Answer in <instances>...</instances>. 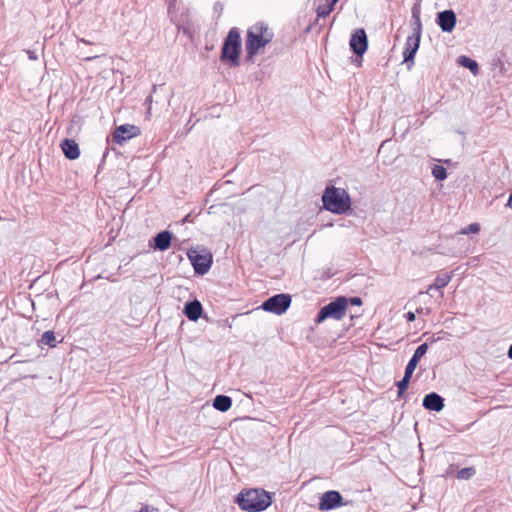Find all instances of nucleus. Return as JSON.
I'll return each instance as SVG.
<instances>
[{
	"label": "nucleus",
	"mask_w": 512,
	"mask_h": 512,
	"mask_svg": "<svg viewBox=\"0 0 512 512\" xmlns=\"http://www.w3.org/2000/svg\"><path fill=\"white\" fill-rule=\"evenodd\" d=\"M236 503L244 511L261 512L271 505L272 499L263 489H250L238 494Z\"/></svg>",
	"instance_id": "1"
},
{
	"label": "nucleus",
	"mask_w": 512,
	"mask_h": 512,
	"mask_svg": "<svg viewBox=\"0 0 512 512\" xmlns=\"http://www.w3.org/2000/svg\"><path fill=\"white\" fill-rule=\"evenodd\" d=\"M323 206L334 214H344L351 208L349 193L335 186H327L322 195Z\"/></svg>",
	"instance_id": "2"
},
{
	"label": "nucleus",
	"mask_w": 512,
	"mask_h": 512,
	"mask_svg": "<svg viewBox=\"0 0 512 512\" xmlns=\"http://www.w3.org/2000/svg\"><path fill=\"white\" fill-rule=\"evenodd\" d=\"M273 32L264 23H257L247 31L246 52L249 57L255 56L259 49L265 47L273 39Z\"/></svg>",
	"instance_id": "3"
},
{
	"label": "nucleus",
	"mask_w": 512,
	"mask_h": 512,
	"mask_svg": "<svg viewBox=\"0 0 512 512\" xmlns=\"http://www.w3.org/2000/svg\"><path fill=\"white\" fill-rule=\"evenodd\" d=\"M240 52H241L240 33L237 28H232V29H230V31L228 32V35L226 36V38L224 40L220 60L222 62H228L230 64V66H232V67L239 66Z\"/></svg>",
	"instance_id": "4"
},
{
	"label": "nucleus",
	"mask_w": 512,
	"mask_h": 512,
	"mask_svg": "<svg viewBox=\"0 0 512 512\" xmlns=\"http://www.w3.org/2000/svg\"><path fill=\"white\" fill-rule=\"evenodd\" d=\"M348 300L345 297H338L327 305L323 306L317 314L315 322L320 324L327 319L341 320L346 315Z\"/></svg>",
	"instance_id": "5"
},
{
	"label": "nucleus",
	"mask_w": 512,
	"mask_h": 512,
	"mask_svg": "<svg viewBox=\"0 0 512 512\" xmlns=\"http://www.w3.org/2000/svg\"><path fill=\"white\" fill-rule=\"evenodd\" d=\"M291 296L289 294H276L274 296L269 297L265 300L261 308L264 311L274 313L276 315H281L287 311V309L291 305Z\"/></svg>",
	"instance_id": "6"
},
{
	"label": "nucleus",
	"mask_w": 512,
	"mask_h": 512,
	"mask_svg": "<svg viewBox=\"0 0 512 512\" xmlns=\"http://www.w3.org/2000/svg\"><path fill=\"white\" fill-rule=\"evenodd\" d=\"M187 256L197 274L204 275L209 271L212 265V255L210 253L200 254L197 250L191 249Z\"/></svg>",
	"instance_id": "7"
},
{
	"label": "nucleus",
	"mask_w": 512,
	"mask_h": 512,
	"mask_svg": "<svg viewBox=\"0 0 512 512\" xmlns=\"http://www.w3.org/2000/svg\"><path fill=\"white\" fill-rule=\"evenodd\" d=\"M421 36L409 35L406 39L405 48L403 51L404 62L410 70L414 64V57L419 49Z\"/></svg>",
	"instance_id": "8"
},
{
	"label": "nucleus",
	"mask_w": 512,
	"mask_h": 512,
	"mask_svg": "<svg viewBox=\"0 0 512 512\" xmlns=\"http://www.w3.org/2000/svg\"><path fill=\"white\" fill-rule=\"evenodd\" d=\"M350 48L357 56H362L368 48V39L364 29H357L351 35Z\"/></svg>",
	"instance_id": "9"
},
{
	"label": "nucleus",
	"mask_w": 512,
	"mask_h": 512,
	"mask_svg": "<svg viewBox=\"0 0 512 512\" xmlns=\"http://www.w3.org/2000/svg\"><path fill=\"white\" fill-rule=\"evenodd\" d=\"M436 23L443 32L451 33L457 23L456 13L451 9L438 12Z\"/></svg>",
	"instance_id": "10"
},
{
	"label": "nucleus",
	"mask_w": 512,
	"mask_h": 512,
	"mask_svg": "<svg viewBox=\"0 0 512 512\" xmlns=\"http://www.w3.org/2000/svg\"><path fill=\"white\" fill-rule=\"evenodd\" d=\"M342 500L338 491L330 490L322 494L318 507L321 511H329L341 506Z\"/></svg>",
	"instance_id": "11"
},
{
	"label": "nucleus",
	"mask_w": 512,
	"mask_h": 512,
	"mask_svg": "<svg viewBox=\"0 0 512 512\" xmlns=\"http://www.w3.org/2000/svg\"><path fill=\"white\" fill-rule=\"evenodd\" d=\"M140 134V130L138 127L134 125H120L116 128L113 138L114 141L118 144H121L122 142L131 139L134 136H137Z\"/></svg>",
	"instance_id": "12"
},
{
	"label": "nucleus",
	"mask_w": 512,
	"mask_h": 512,
	"mask_svg": "<svg viewBox=\"0 0 512 512\" xmlns=\"http://www.w3.org/2000/svg\"><path fill=\"white\" fill-rule=\"evenodd\" d=\"M422 405L429 411L440 412L444 408V398L436 392H431L425 395Z\"/></svg>",
	"instance_id": "13"
},
{
	"label": "nucleus",
	"mask_w": 512,
	"mask_h": 512,
	"mask_svg": "<svg viewBox=\"0 0 512 512\" xmlns=\"http://www.w3.org/2000/svg\"><path fill=\"white\" fill-rule=\"evenodd\" d=\"M172 241V234L167 231H161L153 238V243L150 242V246H152L155 250L165 251L167 250Z\"/></svg>",
	"instance_id": "14"
},
{
	"label": "nucleus",
	"mask_w": 512,
	"mask_h": 512,
	"mask_svg": "<svg viewBox=\"0 0 512 512\" xmlns=\"http://www.w3.org/2000/svg\"><path fill=\"white\" fill-rule=\"evenodd\" d=\"M203 312L202 304L198 300L188 301L184 305L183 313L191 321H197Z\"/></svg>",
	"instance_id": "15"
},
{
	"label": "nucleus",
	"mask_w": 512,
	"mask_h": 512,
	"mask_svg": "<svg viewBox=\"0 0 512 512\" xmlns=\"http://www.w3.org/2000/svg\"><path fill=\"white\" fill-rule=\"evenodd\" d=\"M61 149L65 157L69 160H75L80 156V149L77 142L73 139L66 138L61 142Z\"/></svg>",
	"instance_id": "16"
},
{
	"label": "nucleus",
	"mask_w": 512,
	"mask_h": 512,
	"mask_svg": "<svg viewBox=\"0 0 512 512\" xmlns=\"http://www.w3.org/2000/svg\"><path fill=\"white\" fill-rule=\"evenodd\" d=\"M427 350H428V344L427 343H423V344L419 345L416 348V350L414 351L413 356L409 360V362H408V364H407V366L405 368V371L413 375V372L415 371L418 362L425 355Z\"/></svg>",
	"instance_id": "17"
},
{
	"label": "nucleus",
	"mask_w": 512,
	"mask_h": 512,
	"mask_svg": "<svg viewBox=\"0 0 512 512\" xmlns=\"http://www.w3.org/2000/svg\"><path fill=\"white\" fill-rule=\"evenodd\" d=\"M453 277V272L438 275L432 285H430L426 291L427 294H430L432 289H442L448 285Z\"/></svg>",
	"instance_id": "18"
},
{
	"label": "nucleus",
	"mask_w": 512,
	"mask_h": 512,
	"mask_svg": "<svg viewBox=\"0 0 512 512\" xmlns=\"http://www.w3.org/2000/svg\"><path fill=\"white\" fill-rule=\"evenodd\" d=\"M232 406V399L226 395H217L213 400V407L220 411L226 412Z\"/></svg>",
	"instance_id": "19"
},
{
	"label": "nucleus",
	"mask_w": 512,
	"mask_h": 512,
	"mask_svg": "<svg viewBox=\"0 0 512 512\" xmlns=\"http://www.w3.org/2000/svg\"><path fill=\"white\" fill-rule=\"evenodd\" d=\"M458 63L461 66L469 69L474 75H476L479 71L478 63L467 56H460L458 58Z\"/></svg>",
	"instance_id": "20"
},
{
	"label": "nucleus",
	"mask_w": 512,
	"mask_h": 512,
	"mask_svg": "<svg viewBox=\"0 0 512 512\" xmlns=\"http://www.w3.org/2000/svg\"><path fill=\"white\" fill-rule=\"evenodd\" d=\"M78 52H79L80 57L85 61H92L100 56H106V54H107V51L103 48L102 45H98V50H97V52H99L98 54L91 55V54L83 51L82 49H80V47H78Z\"/></svg>",
	"instance_id": "21"
},
{
	"label": "nucleus",
	"mask_w": 512,
	"mask_h": 512,
	"mask_svg": "<svg viewBox=\"0 0 512 512\" xmlns=\"http://www.w3.org/2000/svg\"><path fill=\"white\" fill-rule=\"evenodd\" d=\"M411 377H412V374L405 371L403 378L397 382L398 398H401L403 396L404 392L406 391V389L408 388Z\"/></svg>",
	"instance_id": "22"
},
{
	"label": "nucleus",
	"mask_w": 512,
	"mask_h": 512,
	"mask_svg": "<svg viewBox=\"0 0 512 512\" xmlns=\"http://www.w3.org/2000/svg\"><path fill=\"white\" fill-rule=\"evenodd\" d=\"M40 342L44 345H48L50 347H55L56 346V337H55V333L53 331H45L43 334H42V337H41V340Z\"/></svg>",
	"instance_id": "23"
},
{
	"label": "nucleus",
	"mask_w": 512,
	"mask_h": 512,
	"mask_svg": "<svg viewBox=\"0 0 512 512\" xmlns=\"http://www.w3.org/2000/svg\"><path fill=\"white\" fill-rule=\"evenodd\" d=\"M436 180L443 181L447 178V170L441 165H434L431 171Z\"/></svg>",
	"instance_id": "24"
},
{
	"label": "nucleus",
	"mask_w": 512,
	"mask_h": 512,
	"mask_svg": "<svg viewBox=\"0 0 512 512\" xmlns=\"http://www.w3.org/2000/svg\"><path fill=\"white\" fill-rule=\"evenodd\" d=\"M411 18L412 35L421 36L423 29L421 17L411 16Z\"/></svg>",
	"instance_id": "25"
},
{
	"label": "nucleus",
	"mask_w": 512,
	"mask_h": 512,
	"mask_svg": "<svg viewBox=\"0 0 512 512\" xmlns=\"http://www.w3.org/2000/svg\"><path fill=\"white\" fill-rule=\"evenodd\" d=\"M476 471L473 467L462 468L457 473V478L461 480H468L475 475Z\"/></svg>",
	"instance_id": "26"
},
{
	"label": "nucleus",
	"mask_w": 512,
	"mask_h": 512,
	"mask_svg": "<svg viewBox=\"0 0 512 512\" xmlns=\"http://www.w3.org/2000/svg\"><path fill=\"white\" fill-rule=\"evenodd\" d=\"M316 12L318 18H325L332 12L331 6H327L326 4L319 5L316 9Z\"/></svg>",
	"instance_id": "27"
},
{
	"label": "nucleus",
	"mask_w": 512,
	"mask_h": 512,
	"mask_svg": "<svg viewBox=\"0 0 512 512\" xmlns=\"http://www.w3.org/2000/svg\"><path fill=\"white\" fill-rule=\"evenodd\" d=\"M480 230V225L478 223H471L466 228L461 230V234H468V233H477Z\"/></svg>",
	"instance_id": "28"
},
{
	"label": "nucleus",
	"mask_w": 512,
	"mask_h": 512,
	"mask_svg": "<svg viewBox=\"0 0 512 512\" xmlns=\"http://www.w3.org/2000/svg\"><path fill=\"white\" fill-rule=\"evenodd\" d=\"M411 16L420 17L421 16V0H416L412 9Z\"/></svg>",
	"instance_id": "29"
},
{
	"label": "nucleus",
	"mask_w": 512,
	"mask_h": 512,
	"mask_svg": "<svg viewBox=\"0 0 512 512\" xmlns=\"http://www.w3.org/2000/svg\"><path fill=\"white\" fill-rule=\"evenodd\" d=\"M138 512H159L157 508L151 505H144L140 508Z\"/></svg>",
	"instance_id": "30"
},
{
	"label": "nucleus",
	"mask_w": 512,
	"mask_h": 512,
	"mask_svg": "<svg viewBox=\"0 0 512 512\" xmlns=\"http://www.w3.org/2000/svg\"><path fill=\"white\" fill-rule=\"evenodd\" d=\"M26 54L28 55V58L32 61H35L38 59V55L35 51L32 50H25Z\"/></svg>",
	"instance_id": "31"
},
{
	"label": "nucleus",
	"mask_w": 512,
	"mask_h": 512,
	"mask_svg": "<svg viewBox=\"0 0 512 512\" xmlns=\"http://www.w3.org/2000/svg\"><path fill=\"white\" fill-rule=\"evenodd\" d=\"M405 318H406V320H407L408 322H413V321H415L416 316H415V313H414V312H411V311H410V312H407V313L405 314Z\"/></svg>",
	"instance_id": "32"
},
{
	"label": "nucleus",
	"mask_w": 512,
	"mask_h": 512,
	"mask_svg": "<svg viewBox=\"0 0 512 512\" xmlns=\"http://www.w3.org/2000/svg\"><path fill=\"white\" fill-rule=\"evenodd\" d=\"M349 301H350V303H351L352 305H361V304H362V300H361V298H359V297H351V298L349 299Z\"/></svg>",
	"instance_id": "33"
},
{
	"label": "nucleus",
	"mask_w": 512,
	"mask_h": 512,
	"mask_svg": "<svg viewBox=\"0 0 512 512\" xmlns=\"http://www.w3.org/2000/svg\"><path fill=\"white\" fill-rule=\"evenodd\" d=\"M327 1V6H331V10L334 9V6L336 5V3L338 2V0H326Z\"/></svg>",
	"instance_id": "34"
},
{
	"label": "nucleus",
	"mask_w": 512,
	"mask_h": 512,
	"mask_svg": "<svg viewBox=\"0 0 512 512\" xmlns=\"http://www.w3.org/2000/svg\"><path fill=\"white\" fill-rule=\"evenodd\" d=\"M78 43H83V44H89V45H92L93 43H91L90 41L84 39V38H79L78 39Z\"/></svg>",
	"instance_id": "35"
},
{
	"label": "nucleus",
	"mask_w": 512,
	"mask_h": 512,
	"mask_svg": "<svg viewBox=\"0 0 512 512\" xmlns=\"http://www.w3.org/2000/svg\"><path fill=\"white\" fill-rule=\"evenodd\" d=\"M507 206L512 208V193L510 194V196L508 198Z\"/></svg>",
	"instance_id": "36"
},
{
	"label": "nucleus",
	"mask_w": 512,
	"mask_h": 512,
	"mask_svg": "<svg viewBox=\"0 0 512 512\" xmlns=\"http://www.w3.org/2000/svg\"><path fill=\"white\" fill-rule=\"evenodd\" d=\"M508 357L510 359H512V344L510 345L509 349H508Z\"/></svg>",
	"instance_id": "37"
},
{
	"label": "nucleus",
	"mask_w": 512,
	"mask_h": 512,
	"mask_svg": "<svg viewBox=\"0 0 512 512\" xmlns=\"http://www.w3.org/2000/svg\"><path fill=\"white\" fill-rule=\"evenodd\" d=\"M146 103L151 104L152 103V96H148L146 98Z\"/></svg>",
	"instance_id": "38"
},
{
	"label": "nucleus",
	"mask_w": 512,
	"mask_h": 512,
	"mask_svg": "<svg viewBox=\"0 0 512 512\" xmlns=\"http://www.w3.org/2000/svg\"><path fill=\"white\" fill-rule=\"evenodd\" d=\"M215 9H217V10H220V11H221V10H222V6H221L220 4H218V3H217V4H215Z\"/></svg>",
	"instance_id": "39"
},
{
	"label": "nucleus",
	"mask_w": 512,
	"mask_h": 512,
	"mask_svg": "<svg viewBox=\"0 0 512 512\" xmlns=\"http://www.w3.org/2000/svg\"><path fill=\"white\" fill-rule=\"evenodd\" d=\"M215 9H217V10H220V11H221V10H222V6H221L220 4H218V3H217V4H215Z\"/></svg>",
	"instance_id": "40"
}]
</instances>
